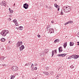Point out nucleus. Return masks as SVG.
Segmentation results:
<instances>
[{"mask_svg":"<svg viewBox=\"0 0 79 79\" xmlns=\"http://www.w3.org/2000/svg\"><path fill=\"white\" fill-rule=\"evenodd\" d=\"M63 10L65 13H68L71 11V7L69 6H64L63 7Z\"/></svg>","mask_w":79,"mask_h":79,"instance_id":"1","label":"nucleus"},{"mask_svg":"<svg viewBox=\"0 0 79 79\" xmlns=\"http://www.w3.org/2000/svg\"><path fill=\"white\" fill-rule=\"evenodd\" d=\"M8 31L6 30H3L2 31L1 33L0 34L2 36H5L6 35V34H8Z\"/></svg>","mask_w":79,"mask_h":79,"instance_id":"2","label":"nucleus"},{"mask_svg":"<svg viewBox=\"0 0 79 79\" xmlns=\"http://www.w3.org/2000/svg\"><path fill=\"white\" fill-rule=\"evenodd\" d=\"M18 67L14 66L12 68V69L13 71H17L18 70Z\"/></svg>","mask_w":79,"mask_h":79,"instance_id":"3","label":"nucleus"},{"mask_svg":"<svg viewBox=\"0 0 79 79\" xmlns=\"http://www.w3.org/2000/svg\"><path fill=\"white\" fill-rule=\"evenodd\" d=\"M23 8L25 9H27L28 7L29 6V5L27 3H25L23 4Z\"/></svg>","mask_w":79,"mask_h":79,"instance_id":"4","label":"nucleus"},{"mask_svg":"<svg viewBox=\"0 0 79 79\" xmlns=\"http://www.w3.org/2000/svg\"><path fill=\"white\" fill-rule=\"evenodd\" d=\"M1 5L2 6H5L6 5V2L5 1H2L1 2Z\"/></svg>","mask_w":79,"mask_h":79,"instance_id":"5","label":"nucleus"},{"mask_svg":"<svg viewBox=\"0 0 79 79\" xmlns=\"http://www.w3.org/2000/svg\"><path fill=\"white\" fill-rule=\"evenodd\" d=\"M63 51V50L62 49V47H60L59 48V53H61Z\"/></svg>","mask_w":79,"mask_h":79,"instance_id":"6","label":"nucleus"},{"mask_svg":"<svg viewBox=\"0 0 79 79\" xmlns=\"http://www.w3.org/2000/svg\"><path fill=\"white\" fill-rule=\"evenodd\" d=\"M24 49V46L23 45H22L20 47V50L22 51L23 49Z\"/></svg>","mask_w":79,"mask_h":79,"instance_id":"7","label":"nucleus"},{"mask_svg":"<svg viewBox=\"0 0 79 79\" xmlns=\"http://www.w3.org/2000/svg\"><path fill=\"white\" fill-rule=\"evenodd\" d=\"M49 30V32H50V33H53L54 32V31H53V29L52 28H50Z\"/></svg>","mask_w":79,"mask_h":79,"instance_id":"8","label":"nucleus"},{"mask_svg":"<svg viewBox=\"0 0 79 79\" xmlns=\"http://www.w3.org/2000/svg\"><path fill=\"white\" fill-rule=\"evenodd\" d=\"M49 51V49H45L44 50V52L45 53H47L48 52V51Z\"/></svg>","mask_w":79,"mask_h":79,"instance_id":"9","label":"nucleus"},{"mask_svg":"<svg viewBox=\"0 0 79 79\" xmlns=\"http://www.w3.org/2000/svg\"><path fill=\"white\" fill-rule=\"evenodd\" d=\"M17 29H19L20 30H23V27L20 26L18 28L16 27Z\"/></svg>","mask_w":79,"mask_h":79,"instance_id":"10","label":"nucleus"},{"mask_svg":"<svg viewBox=\"0 0 79 79\" xmlns=\"http://www.w3.org/2000/svg\"><path fill=\"white\" fill-rule=\"evenodd\" d=\"M67 43L66 42V43H64V48H66V47L67 46Z\"/></svg>","mask_w":79,"mask_h":79,"instance_id":"11","label":"nucleus"},{"mask_svg":"<svg viewBox=\"0 0 79 79\" xmlns=\"http://www.w3.org/2000/svg\"><path fill=\"white\" fill-rule=\"evenodd\" d=\"M77 58H79V56L78 55H76V56H74L73 57V58H74V59H77Z\"/></svg>","mask_w":79,"mask_h":79,"instance_id":"12","label":"nucleus"},{"mask_svg":"<svg viewBox=\"0 0 79 79\" xmlns=\"http://www.w3.org/2000/svg\"><path fill=\"white\" fill-rule=\"evenodd\" d=\"M21 44H20V42H18L16 44L17 46H18V47L21 46Z\"/></svg>","mask_w":79,"mask_h":79,"instance_id":"13","label":"nucleus"},{"mask_svg":"<svg viewBox=\"0 0 79 79\" xmlns=\"http://www.w3.org/2000/svg\"><path fill=\"white\" fill-rule=\"evenodd\" d=\"M70 46H73V45H74V43L73 42H70Z\"/></svg>","mask_w":79,"mask_h":79,"instance_id":"14","label":"nucleus"},{"mask_svg":"<svg viewBox=\"0 0 79 79\" xmlns=\"http://www.w3.org/2000/svg\"><path fill=\"white\" fill-rule=\"evenodd\" d=\"M5 40H6L4 38H2L1 40V41H2V42H5Z\"/></svg>","mask_w":79,"mask_h":79,"instance_id":"15","label":"nucleus"},{"mask_svg":"<svg viewBox=\"0 0 79 79\" xmlns=\"http://www.w3.org/2000/svg\"><path fill=\"white\" fill-rule=\"evenodd\" d=\"M15 77V76H11V78L10 79H14V78Z\"/></svg>","mask_w":79,"mask_h":79,"instance_id":"16","label":"nucleus"},{"mask_svg":"<svg viewBox=\"0 0 79 79\" xmlns=\"http://www.w3.org/2000/svg\"><path fill=\"white\" fill-rule=\"evenodd\" d=\"M27 66H30V65H31V62H28V63H27Z\"/></svg>","mask_w":79,"mask_h":79,"instance_id":"17","label":"nucleus"},{"mask_svg":"<svg viewBox=\"0 0 79 79\" xmlns=\"http://www.w3.org/2000/svg\"><path fill=\"white\" fill-rule=\"evenodd\" d=\"M4 59H5V57H1L0 58V60H4Z\"/></svg>","mask_w":79,"mask_h":79,"instance_id":"18","label":"nucleus"},{"mask_svg":"<svg viewBox=\"0 0 79 79\" xmlns=\"http://www.w3.org/2000/svg\"><path fill=\"white\" fill-rule=\"evenodd\" d=\"M32 68H34V70H37V67H35L34 68L33 67Z\"/></svg>","mask_w":79,"mask_h":79,"instance_id":"19","label":"nucleus"},{"mask_svg":"<svg viewBox=\"0 0 79 79\" xmlns=\"http://www.w3.org/2000/svg\"><path fill=\"white\" fill-rule=\"evenodd\" d=\"M62 54V57H64V56H66V54Z\"/></svg>","mask_w":79,"mask_h":79,"instance_id":"20","label":"nucleus"},{"mask_svg":"<svg viewBox=\"0 0 79 79\" xmlns=\"http://www.w3.org/2000/svg\"><path fill=\"white\" fill-rule=\"evenodd\" d=\"M58 56H62V54H59L57 55Z\"/></svg>","mask_w":79,"mask_h":79,"instance_id":"21","label":"nucleus"},{"mask_svg":"<svg viewBox=\"0 0 79 79\" xmlns=\"http://www.w3.org/2000/svg\"><path fill=\"white\" fill-rule=\"evenodd\" d=\"M49 69V68L48 67H45V69L46 70H48Z\"/></svg>","mask_w":79,"mask_h":79,"instance_id":"22","label":"nucleus"},{"mask_svg":"<svg viewBox=\"0 0 79 79\" xmlns=\"http://www.w3.org/2000/svg\"><path fill=\"white\" fill-rule=\"evenodd\" d=\"M54 52H55V51H52V56H53V55H54Z\"/></svg>","mask_w":79,"mask_h":79,"instance_id":"23","label":"nucleus"},{"mask_svg":"<svg viewBox=\"0 0 79 79\" xmlns=\"http://www.w3.org/2000/svg\"><path fill=\"white\" fill-rule=\"evenodd\" d=\"M44 73L46 75H48V72H44Z\"/></svg>","mask_w":79,"mask_h":79,"instance_id":"24","label":"nucleus"},{"mask_svg":"<svg viewBox=\"0 0 79 79\" xmlns=\"http://www.w3.org/2000/svg\"><path fill=\"white\" fill-rule=\"evenodd\" d=\"M54 6L55 7H57V6H58V5H57V4L56 3L54 4Z\"/></svg>","mask_w":79,"mask_h":79,"instance_id":"25","label":"nucleus"},{"mask_svg":"<svg viewBox=\"0 0 79 79\" xmlns=\"http://www.w3.org/2000/svg\"><path fill=\"white\" fill-rule=\"evenodd\" d=\"M69 23L70 24H72V23H73V21H69Z\"/></svg>","mask_w":79,"mask_h":79,"instance_id":"26","label":"nucleus"},{"mask_svg":"<svg viewBox=\"0 0 79 79\" xmlns=\"http://www.w3.org/2000/svg\"><path fill=\"white\" fill-rule=\"evenodd\" d=\"M50 26L49 25H48L47 27V29H50Z\"/></svg>","mask_w":79,"mask_h":79,"instance_id":"27","label":"nucleus"},{"mask_svg":"<svg viewBox=\"0 0 79 79\" xmlns=\"http://www.w3.org/2000/svg\"><path fill=\"white\" fill-rule=\"evenodd\" d=\"M74 66H73V65H72L71 66H70V68H71V69H73V68H74Z\"/></svg>","mask_w":79,"mask_h":79,"instance_id":"28","label":"nucleus"},{"mask_svg":"<svg viewBox=\"0 0 79 79\" xmlns=\"http://www.w3.org/2000/svg\"><path fill=\"white\" fill-rule=\"evenodd\" d=\"M58 40V39L55 40L54 42H55V43H56V42H57Z\"/></svg>","mask_w":79,"mask_h":79,"instance_id":"29","label":"nucleus"},{"mask_svg":"<svg viewBox=\"0 0 79 79\" xmlns=\"http://www.w3.org/2000/svg\"><path fill=\"white\" fill-rule=\"evenodd\" d=\"M69 24V22H67V23H65L64 24H65V25H66L67 24Z\"/></svg>","mask_w":79,"mask_h":79,"instance_id":"30","label":"nucleus"},{"mask_svg":"<svg viewBox=\"0 0 79 79\" xmlns=\"http://www.w3.org/2000/svg\"><path fill=\"white\" fill-rule=\"evenodd\" d=\"M2 66H5V67H6V65L5 64H2Z\"/></svg>","mask_w":79,"mask_h":79,"instance_id":"31","label":"nucleus"},{"mask_svg":"<svg viewBox=\"0 0 79 79\" xmlns=\"http://www.w3.org/2000/svg\"><path fill=\"white\" fill-rule=\"evenodd\" d=\"M10 13H13V10H10Z\"/></svg>","mask_w":79,"mask_h":79,"instance_id":"32","label":"nucleus"},{"mask_svg":"<svg viewBox=\"0 0 79 79\" xmlns=\"http://www.w3.org/2000/svg\"><path fill=\"white\" fill-rule=\"evenodd\" d=\"M55 51L54 52V53H56V50H55L54 51Z\"/></svg>","mask_w":79,"mask_h":79,"instance_id":"33","label":"nucleus"},{"mask_svg":"<svg viewBox=\"0 0 79 79\" xmlns=\"http://www.w3.org/2000/svg\"><path fill=\"white\" fill-rule=\"evenodd\" d=\"M61 15H63V12L62 11H61Z\"/></svg>","mask_w":79,"mask_h":79,"instance_id":"34","label":"nucleus"},{"mask_svg":"<svg viewBox=\"0 0 79 79\" xmlns=\"http://www.w3.org/2000/svg\"><path fill=\"white\" fill-rule=\"evenodd\" d=\"M20 45H22L23 44V42L22 41H21L20 42Z\"/></svg>","mask_w":79,"mask_h":79,"instance_id":"35","label":"nucleus"},{"mask_svg":"<svg viewBox=\"0 0 79 79\" xmlns=\"http://www.w3.org/2000/svg\"><path fill=\"white\" fill-rule=\"evenodd\" d=\"M38 37H39V38L40 37V35H38Z\"/></svg>","mask_w":79,"mask_h":79,"instance_id":"36","label":"nucleus"},{"mask_svg":"<svg viewBox=\"0 0 79 79\" xmlns=\"http://www.w3.org/2000/svg\"><path fill=\"white\" fill-rule=\"evenodd\" d=\"M71 57L70 56L68 58V59H71Z\"/></svg>","mask_w":79,"mask_h":79,"instance_id":"37","label":"nucleus"},{"mask_svg":"<svg viewBox=\"0 0 79 79\" xmlns=\"http://www.w3.org/2000/svg\"><path fill=\"white\" fill-rule=\"evenodd\" d=\"M18 24L17 23H15V25L16 26H18Z\"/></svg>","mask_w":79,"mask_h":79,"instance_id":"38","label":"nucleus"},{"mask_svg":"<svg viewBox=\"0 0 79 79\" xmlns=\"http://www.w3.org/2000/svg\"><path fill=\"white\" fill-rule=\"evenodd\" d=\"M71 56V58H74V56Z\"/></svg>","mask_w":79,"mask_h":79,"instance_id":"39","label":"nucleus"},{"mask_svg":"<svg viewBox=\"0 0 79 79\" xmlns=\"http://www.w3.org/2000/svg\"><path fill=\"white\" fill-rule=\"evenodd\" d=\"M56 78L57 79H58L59 78V76H56Z\"/></svg>","mask_w":79,"mask_h":79,"instance_id":"40","label":"nucleus"},{"mask_svg":"<svg viewBox=\"0 0 79 79\" xmlns=\"http://www.w3.org/2000/svg\"><path fill=\"white\" fill-rule=\"evenodd\" d=\"M59 6L58 5V6H57V7H56V8H59Z\"/></svg>","mask_w":79,"mask_h":79,"instance_id":"41","label":"nucleus"},{"mask_svg":"<svg viewBox=\"0 0 79 79\" xmlns=\"http://www.w3.org/2000/svg\"><path fill=\"white\" fill-rule=\"evenodd\" d=\"M49 10H52V8H51V7H49Z\"/></svg>","mask_w":79,"mask_h":79,"instance_id":"42","label":"nucleus"},{"mask_svg":"<svg viewBox=\"0 0 79 79\" xmlns=\"http://www.w3.org/2000/svg\"><path fill=\"white\" fill-rule=\"evenodd\" d=\"M77 43L78 44H77V45H79V42H77Z\"/></svg>","mask_w":79,"mask_h":79,"instance_id":"43","label":"nucleus"},{"mask_svg":"<svg viewBox=\"0 0 79 79\" xmlns=\"http://www.w3.org/2000/svg\"><path fill=\"white\" fill-rule=\"evenodd\" d=\"M34 66V64H31V66L32 67V66Z\"/></svg>","mask_w":79,"mask_h":79,"instance_id":"44","label":"nucleus"},{"mask_svg":"<svg viewBox=\"0 0 79 79\" xmlns=\"http://www.w3.org/2000/svg\"><path fill=\"white\" fill-rule=\"evenodd\" d=\"M14 21L15 23H16V21H17L16 20H14Z\"/></svg>","mask_w":79,"mask_h":79,"instance_id":"45","label":"nucleus"},{"mask_svg":"<svg viewBox=\"0 0 79 79\" xmlns=\"http://www.w3.org/2000/svg\"><path fill=\"white\" fill-rule=\"evenodd\" d=\"M51 23H54V21H52Z\"/></svg>","mask_w":79,"mask_h":79,"instance_id":"46","label":"nucleus"},{"mask_svg":"<svg viewBox=\"0 0 79 79\" xmlns=\"http://www.w3.org/2000/svg\"><path fill=\"white\" fill-rule=\"evenodd\" d=\"M50 28L47 29V30L48 31V30H50Z\"/></svg>","mask_w":79,"mask_h":79,"instance_id":"47","label":"nucleus"},{"mask_svg":"<svg viewBox=\"0 0 79 79\" xmlns=\"http://www.w3.org/2000/svg\"><path fill=\"white\" fill-rule=\"evenodd\" d=\"M59 10H60V8H59L58 9V11H59Z\"/></svg>","mask_w":79,"mask_h":79,"instance_id":"48","label":"nucleus"},{"mask_svg":"<svg viewBox=\"0 0 79 79\" xmlns=\"http://www.w3.org/2000/svg\"><path fill=\"white\" fill-rule=\"evenodd\" d=\"M13 6H14V7L15 6V3L14 4Z\"/></svg>","mask_w":79,"mask_h":79,"instance_id":"49","label":"nucleus"},{"mask_svg":"<svg viewBox=\"0 0 79 79\" xmlns=\"http://www.w3.org/2000/svg\"><path fill=\"white\" fill-rule=\"evenodd\" d=\"M27 64H25V66H27Z\"/></svg>","mask_w":79,"mask_h":79,"instance_id":"50","label":"nucleus"},{"mask_svg":"<svg viewBox=\"0 0 79 79\" xmlns=\"http://www.w3.org/2000/svg\"><path fill=\"white\" fill-rule=\"evenodd\" d=\"M9 10H10H10H11V9H10V8H9Z\"/></svg>","mask_w":79,"mask_h":79,"instance_id":"51","label":"nucleus"},{"mask_svg":"<svg viewBox=\"0 0 79 79\" xmlns=\"http://www.w3.org/2000/svg\"><path fill=\"white\" fill-rule=\"evenodd\" d=\"M34 70V69H31V71H33Z\"/></svg>","mask_w":79,"mask_h":79,"instance_id":"52","label":"nucleus"},{"mask_svg":"<svg viewBox=\"0 0 79 79\" xmlns=\"http://www.w3.org/2000/svg\"><path fill=\"white\" fill-rule=\"evenodd\" d=\"M46 8H48V7L47 6H46Z\"/></svg>","mask_w":79,"mask_h":79,"instance_id":"53","label":"nucleus"},{"mask_svg":"<svg viewBox=\"0 0 79 79\" xmlns=\"http://www.w3.org/2000/svg\"><path fill=\"white\" fill-rule=\"evenodd\" d=\"M9 19H10V20H11V18H9Z\"/></svg>","mask_w":79,"mask_h":79,"instance_id":"54","label":"nucleus"},{"mask_svg":"<svg viewBox=\"0 0 79 79\" xmlns=\"http://www.w3.org/2000/svg\"><path fill=\"white\" fill-rule=\"evenodd\" d=\"M43 73H44V74L45 73V72H43Z\"/></svg>","mask_w":79,"mask_h":79,"instance_id":"55","label":"nucleus"},{"mask_svg":"<svg viewBox=\"0 0 79 79\" xmlns=\"http://www.w3.org/2000/svg\"><path fill=\"white\" fill-rule=\"evenodd\" d=\"M59 40L58 39V40H57V42H58Z\"/></svg>","mask_w":79,"mask_h":79,"instance_id":"56","label":"nucleus"},{"mask_svg":"<svg viewBox=\"0 0 79 79\" xmlns=\"http://www.w3.org/2000/svg\"><path fill=\"white\" fill-rule=\"evenodd\" d=\"M14 21H15V20H13V22H14Z\"/></svg>","mask_w":79,"mask_h":79,"instance_id":"57","label":"nucleus"},{"mask_svg":"<svg viewBox=\"0 0 79 79\" xmlns=\"http://www.w3.org/2000/svg\"><path fill=\"white\" fill-rule=\"evenodd\" d=\"M78 37H79V35H78Z\"/></svg>","mask_w":79,"mask_h":79,"instance_id":"58","label":"nucleus"},{"mask_svg":"<svg viewBox=\"0 0 79 79\" xmlns=\"http://www.w3.org/2000/svg\"><path fill=\"white\" fill-rule=\"evenodd\" d=\"M10 41H9V43H10Z\"/></svg>","mask_w":79,"mask_h":79,"instance_id":"59","label":"nucleus"},{"mask_svg":"<svg viewBox=\"0 0 79 79\" xmlns=\"http://www.w3.org/2000/svg\"><path fill=\"white\" fill-rule=\"evenodd\" d=\"M36 64H35V65H36Z\"/></svg>","mask_w":79,"mask_h":79,"instance_id":"60","label":"nucleus"},{"mask_svg":"<svg viewBox=\"0 0 79 79\" xmlns=\"http://www.w3.org/2000/svg\"><path fill=\"white\" fill-rule=\"evenodd\" d=\"M73 56H74V55H73Z\"/></svg>","mask_w":79,"mask_h":79,"instance_id":"61","label":"nucleus"},{"mask_svg":"<svg viewBox=\"0 0 79 79\" xmlns=\"http://www.w3.org/2000/svg\"><path fill=\"white\" fill-rule=\"evenodd\" d=\"M17 47H18V46H17Z\"/></svg>","mask_w":79,"mask_h":79,"instance_id":"62","label":"nucleus"},{"mask_svg":"<svg viewBox=\"0 0 79 79\" xmlns=\"http://www.w3.org/2000/svg\"><path fill=\"white\" fill-rule=\"evenodd\" d=\"M0 58H1V57H0Z\"/></svg>","mask_w":79,"mask_h":79,"instance_id":"63","label":"nucleus"}]
</instances>
